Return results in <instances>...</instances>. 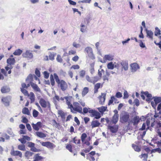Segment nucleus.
<instances>
[{"mask_svg":"<svg viewBox=\"0 0 161 161\" xmlns=\"http://www.w3.org/2000/svg\"><path fill=\"white\" fill-rule=\"evenodd\" d=\"M130 115L127 113L122 114L120 116V121L122 123L128 122L129 119Z\"/></svg>","mask_w":161,"mask_h":161,"instance_id":"1","label":"nucleus"},{"mask_svg":"<svg viewBox=\"0 0 161 161\" xmlns=\"http://www.w3.org/2000/svg\"><path fill=\"white\" fill-rule=\"evenodd\" d=\"M11 97L10 96H7L6 97H3L1 99V102L6 106H9L10 103L11 101Z\"/></svg>","mask_w":161,"mask_h":161,"instance_id":"2","label":"nucleus"},{"mask_svg":"<svg viewBox=\"0 0 161 161\" xmlns=\"http://www.w3.org/2000/svg\"><path fill=\"white\" fill-rule=\"evenodd\" d=\"M39 103L41 106L44 108H46L47 106H50V104L48 101H46L45 99L42 98L40 99Z\"/></svg>","mask_w":161,"mask_h":161,"instance_id":"3","label":"nucleus"},{"mask_svg":"<svg viewBox=\"0 0 161 161\" xmlns=\"http://www.w3.org/2000/svg\"><path fill=\"white\" fill-rule=\"evenodd\" d=\"M22 55L24 58H27L29 59L32 58L33 56L32 52L30 50H26L25 53H23Z\"/></svg>","mask_w":161,"mask_h":161,"instance_id":"4","label":"nucleus"},{"mask_svg":"<svg viewBox=\"0 0 161 161\" xmlns=\"http://www.w3.org/2000/svg\"><path fill=\"white\" fill-rule=\"evenodd\" d=\"M114 56L112 54H109L105 55L103 58V61H100L102 63H105L107 60L111 61L114 59Z\"/></svg>","mask_w":161,"mask_h":161,"instance_id":"5","label":"nucleus"},{"mask_svg":"<svg viewBox=\"0 0 161 161\" xmlns=\"http://www.w3.org/2000/svg\"><path fill=\"white\" fill-rule=\"evenodd\" d=\"M63 91L65 90L67 88V85L65 82L63 80H60V83L58 84Z\"/></svg>","mask_w":161,"mask_h":161,"instance_id":"6","label":"nucleus"},{"mask_svg":"<svg viewBox=\"0 0 161 161\" xmlns=\"http://www.w3.org/2000/svg\"><path fill=\"white\" fill-rule=\"evenodd\" d=\"M139 68V66L136 63H134L130 64V70L132 72H136Z\"/></svg>","mask_w":161,"mask_h":161,"instance_id":"7","label":"nucleus"},{"mask_svg":"<svg viewBox=\"0 0 161 161\" xmlns=\"http://www.w3.org/2000/svg\"><path fill=\"white\" fill-rule=\"evenodd\" d=\"M140 119L138 116H136L131 120L130 122V123H133V125L135 126L137 125L140 122Z\"/></svg>","mask_w":161,"mask_h":161,"instance_id":"8","label":"nucleus"},{"mask_svg":"<svg viewBox=\"0 0 161 161\" xmlns=\"http://www.w3.org/2000/svg\"><path fill=\"white\" fill-rule=\"evenodd\" d=\"M108 128L110 130V131L114 133H116L118 130V126L115 125L113 126H108Z\"/></svg>","mask_w":161,"mask_h":161,"instance_id":"9","label":"nucleus"},{"mask_svg":"<svg viewBox=\"0 0 161 161\" xmlns=\"http://www.w3.org/2000/svg\"><path fill=\"white\" fill-rule=\"evenodd\" d=\"M85 51L87 53L89 56L91 57L93 56L92 49L91 47H86Z\"/></svg>","mask_w":161,"mask_h":161,"instance_id":"10","label":"nucleus"},{"mask_svg":"<svg viewBox=\"0 0 161 161\" xmlns=\"http://www.w3.org/2000/svg\"><path fill=\"white\" fill-rule=\"evenodd\" d=\"M11 154L14 156H19L20 158L22 157V153L19 151H13L11 153Z\"/></svg>","mask_w":161,"mask_h":161,"instance_id":"11","label":"nucleus"},{"mask_svg":"<svg viewBox=\"0 0 161 161\" xmlns=\"http://www.w3.org/2000/svg\"><path fill=\"white\" fill-rule=\"evenodd\" d=\"M31 85L33 89L36 92H41V90L37 85L33 82H31Z\"/></svg>","mask_w":161,"mask_h":161,"instance_id":"12","label":"nucleus"},{"mask_svg":"<svg viewBox=\"0 0 161 161\" xmlns=\"http://www.w3.org/2000/svg\"><path fill=\"white\" fill-rule=\"evenodd\" d=\"M121 64L123 68L126 71L128 69V63L126 61H122L121 63Z\"/></svg>","mask_w":161,"mask_h":161,"instance_id":"13","label":"nucleus"},{"mask_svg":"<svg viewBox=\"0 0 161 161\" xmlns=\"http://www.w3.org/2000/svg\"><path fill=\"white\" fill-rule=\"evenodd\" d=\"M81 28H80V31L82 33H85L87 31V26H86L83 23H81L80 25Z\"/></svg>","mask_w":161,"mask_h":161,"instance_id":"14","label":"nucleus"},{"mask_svg":"<svg viewBox=\"0 0 161 161\" xmlns=\"http://www.w3.org/2000/svg\"><path fill=\"white\" fill-rule=\"evenodd\" d=\"M100 125V123L97 120L92 121L91 123V126L92 128L96 127H98Z\"/></svg>","mask_w":161,"mask_h":161,"instance_id":"15","label":"nucleus"},{"mask_svg":"<svg viewBox=\"0 0 161 161\" xmlns=\"http://www.w3.org/2000/svg\"><path fill=\"white\" fill-rule=\"evenodd\" d=\"M119 115H114L111 120V122H112V123L115 124L118 122L119 119Z\"/></svg>","mask_w":161,"mask_h":161,"instance_id":"16","label":"nucleus"},{"mask_svg":"<svg viewBox=\"0 0 161 161\" xmlns=\"http://www.w3.org/2000/svg\"><path fill=\"white\" fill-rule=\"evenodd\" d=\"M1 91L2 93H5L10 91L9 88L7 86H4L2 87Z\"/></svg>","mask_w":161,"mask_h":161,"instance_id":"17","label":"nucleus"},{"mask_svg":"<svg viewBox=\"0 0 161 161\" xmlns=\"http://www.w3.org/2000/svg\"><path fill=\"white\" fill-rule=\"evenodd\" d=\"M7 63L10 65H13L15 63V60L14 58H9L7 59Z\"/></svg>","mask_w":161,"mask_h":161,"instance_id":"18","label":"nucleus"},{"mask_svg":"<svg viewBox=\"0 0 161 161\" xmlns=\"http://www.w3.org/2000/svg\"><path fill=\"white\" fill-rule=\"evenodd\" d=\"M36 133L37 136L41 138H45L46 137V134L42 132L37 131Z\"/></svg>","mask_w":161,"mask_h":161,"instance_id":"19","label":"nucleus"},{"mask_svg":"<svg viewBox=\"0 0 161 161\" xmlns=\"http://www.w3.org/2000/svg\"><path fill=\"white\" fill-rule=\"evenodd\" d=\"M80 113H82V109L81 107H73L72 109Z\"/></svg>","mask_w":161,"mask_h":161,"instance_id":"20","label":"nucleus"},{"mask_svg":"<svg viewBox=\"0 0 161 161\" xmlns=\"http://www.w3.org/2000/svg\"><path fill=\"white\" fill-rule=\"evenodd\" d=\"M22 113L24 114L30 115V113L28 108L25 107L22 109Z\"/></svg>","mask_w":161,"mask_h":161,"instance_id":"21","label":"nucleus"},{"mask_svg":"<svg viewBox=\"0 0 161 161\" xmlns=\"http://www.w3.org/2000/svg\"><path fill=\"white\" fill-rule=\"evenodd\" d=\"M146 31L147 36H149V38L152 39L153 38V32L151 31L148 30L147 29H146Z\"/></svg>","mask_w":161,"mask_h":161,"instance_id":"22","label":"nucleus"},{"mask_svg":"<svg viewBox=\"0 0 161 161\" xmlns=\"http://www.w3.org/2000/svg\"><path fill=\"white\" fill-rule=\"evenodd\" d=\"M33 154V153L29 151H27L25 153V156L26 158H29Z\"/></svg>","mask_w":161,"mask_h":161,"instance_id":"23","label":"nucleus"},{"mask_svg":"<svg viewBox=\"0 0 161 161\" xmlns=\"http://www.w3.org/2000/svg\"><path fill=\"white\" fill-rule=\"evenodd\" d=\"M22 53V51L20 49H18L16 50L13 53L14 55H20Z\"/></svg>","mask_w":161,"mask_h":161,"instance_id":"24","label":"nucleus"},{"mask_svg":"<svg viewBox=\"0 0 161 161\" xmlns=\"http://www.w3.org/2000/svg\"><path fill=\"white\" fill-rule=\"evenodd\" d=\"M92 116H95V118L97 119H99L101 117L100 114L97 111L95 112Z\"/></svg>","mask_w":161,"mask_h":161,"instance_id":"25","label":"nucleus"},{"mask_svg":"<svg viewBox=\"0 0 161 161\" xmlns=\"http://www.w3.org/2000/svg\"><path fill=\"white\" fill-rule=\"evenodd\" d=\"M153 98L156 104H157L161 102V97H153Z\"/></svg>","mask_w":161,"mask_h":161,"instance_id":"26","label":"nucleus"},{"mask_svg":"<svg viewBox=\"0 0 161 161\" xmlns=\"http://www.w3.org/2000/svg\"><path fill=\"white\" fill-rule=\"evenodd\" d=\"M34 161H37L41 160H42L43 159V157L39 156V154H36L34 156Z\"/></svg>","mask_w":161,"mask_h":161,"instance_id":"27","label":"nucleus"},{"mask_svg":"<svg viewBox=\"0 0 161 161\" xmlns=\"http://www.w3.org/2000/svg\"><path fill=\"white\" fill-rule=\"evenodd\" d=\"M30 99L31 100V103H33L34 101H35V95L32 92H31L30 93Z\"/></svg>","mask_w":161,"mask_h":161,"instance_id":"28","label":"nucleus"},{"mask_svg":"<svg viewBox=\"0 0 161 161\" xmlns=\"http://www.w3.org/2000/svg\"><path fill=\"white\" fill-rule=\"evenodd\" d=\"M108 68L109 69H113L114 68V64H113L112 62H111L108 63L107 64Z\"/></svg>","mask_w":161,"mask_h":161,"instance_id":"29","label":"nucleus"},{"mask_svg":"<svg viewBox=\"0 0 161 161\" xmlns=\"http://www.w3.org/2000/svg\"><path fill=\"white\" fill-rule=\"evenodd\" d=\"M51 144L52 143L49 142H42V146L46 147H50L51 145Z\"/></svg>","mask_w":161,"mask_h":161,"instance_id":"30","label":"nucleus"},{"mask_svg":"<svg viewBox=\"0 0 161 161\" xmlns=\"http://www.w3.org/2000/svg\"><path fill=\"white\" fill-rule=\"evenodd\" d=\"M88 88L87 87H85L82 92V96H85L88 93Z\"/></svg>","mask_w":161,"mask_h":161,"instance_id":"31","label":"nucleus"},{"mask_svg":"<svg viewBox=\"0 0 161 161\" xmlns=\"http://www.w3.org/2000/svg\"><path fill=\"white\" fill-rule=\"evenodd\" d=\"M132 147L134 148V150L137 152H139L141 150V149L139 147L136 145L133 144L132 145Z\"/></svg>","mask_w":161,"mask_h":161,"instance_id":"32","label":"nucleus"},{"mask_svg":"<svg viewBox=\"0 0 161 161\" xmlns=\"http://www.w3.org/2000/svg\"><path fill=\"white\" fill-rule=\"evenodd\" d=\"M94 64L92 63L90 64V71L92 74L94 72Z\"/></svg>","mask_w":161,"mask_h":161,"instance_id":"33","label":"nucleus"},{"mask_svg":"<svg viewBox=\"0 0 161 161\" xmlns=\"http://www.w3.org/2000/svg\"><path fill=\"white\" fill-rule=\"evenodd\" d=\"M33 79V78L32 75L31 74H30L28 76L26 80V81H27L28 80H29L30 84H31V82H32L31 81H32Z\"/></svg>","mask_w":161,"mask_h":161,"instance_id":"34","label":"nucleus"},{"mask_svg":"<svg viewBox=\"0 0 161 161\" xmlns=\"http://www.w3.org/2000/svg\"><path fill=\"white\" fill-rule=\"evenodd\" d=\"M53 75L56 82L58 83V84L60 83V81L57 74L56 73H54Z\"/></svg>","mask_w":161,"mask_h":161,"instance_id":"35","label":"nucleus"},{"mask_svg":"<svg viewBox=\"0 0 161 161\" xmlns=\"http://www.w3.org/2000/svg\"><path fill=\"white\" fill-rule=\"evenodd\" d=\"M107 109V107L102 106L98 108V110L101 113H103L105 112Z\"/></svg>","mask_w":161,"mask_h":161,"instance_id":"36","label":"nucleus"},{"mask_svg":"<svg viewBox=\"0 0 161 161\" xmlns=\"http://www.w3.org/2000/svg\"><path fill=\"white\" fill-rule=\"evenodd\" d=\"M73 142L75 143V144H80V139H77V137H75L73 139Z\"/></svg>","mask_w":161,"mask_h":161,"instance_id":"37","label":"nucleus"},{"mask_svg":"<svg viewBox=\"0 0 161 161\" xmlns=\"http://www.w3.org/2000/svg\"><path fill=\"white\" fill-rule=\"evenodd\" d=\"M50 80L51 85L53 86L55 84V81L52 75H51L50 76Z\"/></svg>","mask_w":161,"mask_h":161,"instance_id":"38","label":"nucleus"},{"mask_svg":"<svg viewBox=\"0 0 161 161\" xmlns=\"http://www.w3.org/2000/svg\"><path fill=\"white\" fill-rule=\"evenodd\" d=\"M117 100V99L114 96H112L111 97V99L109 100L108 105H110L113 103L114 101Z\"/></svg>","mask_w":161,"mask_h":161,"instance_id":"39","label":"nucleus"},{"mask_svg":"<svg viewBox=\"0 0 161 161\" xmlns=\"http://www.w3.org/2000/svg\"><path fill=\"white\" fill-rule=\"evenodd\" d=\"M18 149L19 150L22 151H25V146L24 145H19L18 146Z\"/></svg>","mask_w":161,"mask_h":161,"instance_id":"40","label":"nucleus"},{"mask_svg":"<svg viewBox=\"0 0 161 161\" xmlns=\"http://www.w3.org/2000/svg\"><path fill=\"white\" fill-rule=\"evenodd\" d=\"M155 31L154 32L155 35L157 36L158 35L160 34V31L159 29L157 27H156L155 28Z\"/></svg>","mask_w":161,"mask_h":161,"instance_id":"41","label":"nucleus"},{"mask_svg":"<svg viewBox=\"0 0 161 161\" xmlns=\"http://www.w3.org/2000/svg\"><path fill=\"white\" fill-rule=\"evenodd\" d=\"M27 144L28 147L31 148L34 147L35 146V143L31 142H27Z\"/></svg>","mask_w":161,"mask_h":161,"instance_id":"42","label":"nucleus"},{"mask_svg":"<svg viewBox=\"0 0 161 161\" xmlns=\"http://www.w3.org/2000/svg\"><path fill=\"white\" fill-rule=\"evenodd\" d=\"M21 92L24 94L25 96H29V94L28 91L24 88H21Z\"/></svg>","mask_w":161,"mask_h":161,"instance_id":"43","label":"nucleus"},{"mask_svg":"<svg viewBox=\"0 0 161 161\" xmlns=\"http://www.w3.org/2000/svg\"><path fill=\"white\" fill-rule=\"evenodd\" d=\"M32 114L33 116L34 117H36L38 116L39 114V112L35 109H34L33 110Z\"/></svg>","mask_w":161,"mask_h":161,"instance_id":"44","label":"nucleus"},{"mask_svg":"<svg viewBox=\"0 0 161 161\" xmlns=\"http://www.w3.org/2000/svg\"><path fill=\"white\" fill-rule=\"evenodd\" d=\"M30 150L34 152H39L41 151L40 149L36 148L35 147V146L34 147L31 148Z\"/></svg>","mask_w":161,"mask_h":161,"instance_id":"45","label":"nucleus"},{"mask_svg":"<svg viewBox=\"0 0 161 161\" xmlns=\"http://www.w3.org/2000/svg\"><path fill=\"white\" fill-rule=\"evenodd\" d=\"M33 128L36 130L38 131L39 129V127H38L34 123H32L31 124Z\"/></svg>","mask_w":161,"mask_h":161,"instance_id":"46","label":"nucleus"},{"mask_svg":"<svg viewBox=\"0 0 161 161\" xmlns=\"http://www.w3.org/2000/svg\"><path fill=\"white\" fill-rule=\"evenodd\" d=\"M92 0H83L82 1H79L78 2V3H90Z\"/></svg>","mask_w":161,"mask_h":161,"instance_id":"47","label":"nucleus"},{"mask_svg":"<svg viewBox=\"0 0 161 161\" xmlns=\"http://www.w3.org/2000/svg\"><path fill=\"white\" fill-rule=\"evenodd\" d=\"M86 79L89 82L91 83L93 82L92 77L91 78L88 75H86Z\"/></svg>","mask_w":161,"mask_h":161,"instance_id":"48","label":"nucleus"},{"mask_svg":"<svg viewBox=\"0 0 161 161\" xmlns=\"http://www.w3.org/2000/svg\"><path fill=\"white\" fill-rule=\"evenodd\" d=\"M93 82L92 83H94L95 82L97 81L99 79V78L97 76H95L92 77Z\"/></svg>","mask_w":161,"mask_h":161,"instance_id":"49","label":"nucleus"},{"mask_svg":"<svg viewBox=\"0 0 161 161\" xmlns=\"http://www.w3.org/2000/svg\"><path fill=\"white\" fill-rule=\"evenodd\" d=\"M80 76L83 77L86 74V71L84 70H82L80 72Z\"/></svg>","mask_w":161,"mask_h":161,"instance_id":"50","label":"nucleus"},{"mask_svg":"<svg viewBox=\"0 0 161 161\" xmlns=\"http://www.w3.org/2000/svg\"><path fill=\"white\" fill-rule=\"evenodd\" d=\"M139 42L140 43L139 45L142 48H145L146 47V46L145 44L141 40H139Z\"/></svg>","mask_w":161,"mask_h":161,"instance_id":"51","label":"nucleus"},{"mask_svg":"<svg viewBox=\"0 0 161 161\" xmlns=\"http://www.w3.org/2000/svg\"><path fill=\"white\" fill-rule=\"evenodd\" d=\"M66 148L70 152H72V147L71 145L68 144L66 146Z\"/></svg>","mask_w":161,"mask_h":161,"instance_id":"52","label":"nucleus"},{"mask_svg":"<svg viewBox=\"0 0 161 161\" xmlns=\"http://www.w3.org/2000/svg\"><path fill=\"white\" fill-rule=\"evenodd\" d=\"M56 59L58 62L60 63H61L63 60L62 59L61 57V56L59 55H57Z\"/></svg>","mask_w":161,"mask_h":161,"instance_id":"53","label":"nucleus"},{"mask_svg":"<svg viewBox=\"0 0 161 161\" xmlns=\"http://www.w3.org/2000/svg\"><path fill=\"white\" fill-rule=\"evenodd\" d=\"M144 94L148 98L151 99V98L152 97V95L150 94L148 92H145L144 93Z\"/></svg>","mask_w":161,"mask_h":161,"instance_id":"54","label":"nucleus"},{"mask_svg":"<svg viewBox=\"0 0 161 161\" xmlns=\"http://www.w3.org/2000/svg\"><path fill=\"white\" fill-rule=\"evenodd\" d=\"M129 97V95L127 92L125 91L124 93L123 98L124 99L127 98Z\"/></svg>","mask_w":161,"mask_h":161,"instance_id":"55","label":"nucleus"},{"mask_svg":"<svg viewBox=\"0 0 161 161\" xmlns=\"http://www.w3.org/2000/svg\"><path fill=\"white\" fill-rule=\"evenodd\" d=\"M18 140L22 144H25L26 142V141L25 140L24 138L23 137L22 138L19 139Z\"/></svg>","mask_w":161,"mask_h":161,"instance_id":"56","label":"nucleus"},{"mask_svg":"<svg viewBox=\"0 0 161 161\" xmlns=\"http://www.w3.org/2000/svg\"><path fill=\"white\" fill-rule=\"evenodd\" d=\"M122 94L119 92H118L116 93L115 97L117 98H120L122 97Z\"/></svg>","mask_w":161,"mask_h":161,"instance_id":"57","label":"nucleus"},{"mask_svg":"<svg viewBox=\"0 0 161 161\" xmlns=\"http://www.w3.org/2000/svg\"><path fill=\"white\" fill-rule=\"evenodd\" d=\"M141 158H143L144 159V160H146L147 158L148 155L146 153H144L142 154V155H141Z\"/></svg>","mask_w":161,"mask_h":161,"instance_id":"58","label":"nucleus"},{"mask_svg":"<svg viewBox=\"0 0 161 161\" xmlns=\"http://www.w3.org/2000/svg\"><path fill=\"white\" fill-rule=\"evenodd\" d=\"M106 94L104 93H102L101 96H99V98L101 99V98L103 97V101H104L105 99Z\"/></svg>","mask_w":161,"mask_h":161,"instance_id":"59","label":"nucleus"},{"mask_svg":"<svg viewBox=\"0 0 161 161\" xmlns=\"http://www.w3.org/2000/svg\"><path fill=\"white\" fill-rule=\"evenodd\" d=\"M44 77L46 79H47L49 76V74L47 71H45L43 72Z\"/></svg>","mask_w":161,"mask_h":161,"instance_id":"60","label":"nucleus"},{"mask_svg":"<svg viewBox=\"0 0 161 161\" xmlns=\"http://www.w3.org/2000/svg\"><path fill=\"white\" fill-rule=\"evenodd\" d=\"M35 74L37 75L38 77L40 76V73L39 70L37 69H36L35 72Z\"/></svg>","mask_w":161,"mask_h":161,"instance_id":"61","label":"nucleus"},{"mask_svg":"<svg viewBox=\"0 0 161 161\" xmlns=\"http://www.w3.org/2000/svg\"><path fill=\"white\" fill-rule=\"evenodd\" d=\"M80 68V67L79 65H73L72 66L71 68V69L73 68L74 69H79Z\"/></svg>","mask_w":161,"mask_h":161,"instance_id":"62","label":"nucleus"},{"mask_svg":"<svg viewBox=\"0 0 161 161\" xmlns=\"http://www.w3.org/2000/svg\"><path fill=\"white\" fill-rule=\"evenodd\" d=\"M2 136L5 138L7 140H8L9 139L10 137L9 136L7 135L6 133H3Z\"/></svg>","mask_w":161,"mask_h":161,"instance_id":"63","label":"nucleus"},{"mask_svg":"<svg viewBox=\"0 0 161 161\" xmlns=\"http://www.w3.org/2000/svg\"><path fill=\"white\" fill-rule=\"evenodd\" d=\"M68 1L69 2V3L71 5H76V3L71 0H68Z\"/></svg>","mask_w":161,"mask_h":161,"instance_id":"64","label":"nucleus"}]
</instances>
